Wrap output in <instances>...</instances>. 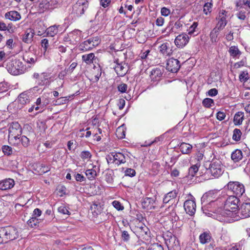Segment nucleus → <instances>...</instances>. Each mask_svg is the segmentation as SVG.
<instances>
[{
  "mask_svg": "<svg viewBox=\"0 0 250 250\" xmlns=\"http://www.w3.org/2000/svg\"><path fill=\"white\" fill-rule=\"evenodd\" d=\"M239 202H240V199L235 195L228 197L224 204V208L221 212L222 215L231 218L236 217L237 214H238Z\"/></svg>",
  "mask_w": 250,
  "mask_h": 250,
  "instance_id": "1",
  "label": "nucleus"
},
{
  "mask_svg": "<svg viewBox=\"0 0 250 250\" xmlns=\"http://www.w3.org/2000/svg\"><path fill=\"white\" fill-rule=\"evenodd\" d=\"M18 236V231L14 227L7 226L0 228V238L2 239V242L7 243L8 241L17 239Z\"/></svg>",
  "mask_w": 250,
  "mask_h": 250,
  "instance_id": "2",
  "label": "nucleus"
},
{
  "mask_svg": "<svg viewBox=\"0 0 250 250\" xmlns=\"http://www.w3.org/2000/svg\"><path fill=\"white\" fill-rule=\"evenodd\" d=\"M6 68L9 73L13 75H18L24 72V66L19 60H10L7 63Z\"/></svg>",
  "mask_w": 250,
  "mask_h": 250,
  "instance_id": "3",
  "label": "nucleus"
},
{
  "mask_svg": "<svg viewBox=\"0 0 250 250\" xmlns=\"http://www.w3.org/2000/svg\"><path fill=\"white\" fill-rule=\"evenodd\" d=\"M224 172V167L220 161L216 160L212 161L208 169L207 173L210 174L214 178H218Z\"/></svg>",
  "mask_w": 250,
  "mask_h": 250,
  "instance_id": "4",
  "label": "nucleus"
},
{
  "mask_svg": "<svg viewBox=\"0 0 250 250\" xmlns=\"http://www.w3.org/2000/svg\"><path fill=\"white\" fill-rule=\"evenodd\" d=\"M163 237L167 248L176 250L179 248V242L171 232L167 231L163 233Z\"/></svg>",
  "mask_w": 250,
  "mask_h": 250,
  "instance_id": "5",
  "label": "nucleus"
},
{
  "mask_svg": "<svg viewBox=\"0 0 250 250\" xmlns=\"http://www.w3.org/2000/svg\"><path fill=\"white\" fill-rule=\"evenodd\" d=\"M88 5V2L86 0H78L72 6V13L77 16H81L87 9Z\"/></svg>",
  "mask_w": 250,
  "mask_h": 250,
  "instance_id": "6",
  "label": "nucleus"
},
{
  "mask_svg": "<svg viewBox=\"0 0 250 250\" xmlns=\"http://www.w3.org/2000/svg\"><path fill=\"white\" fill-rule=\"evenodd\" d=\"M227 188L236 196H242L245 191L244 185L238 182H229L227 185Z\"/></svg>",
  "mask_w": 250,
  "mask_h": 250,
  "instance_id": "7",
  "label": "nucleus"
},
{
  "mask_svg": "<svg viewBox=\"0 0 250 250\" xmlns=\"http://www.w3.org/2000/svg\"><path fill=\"white\" fill-rule=\"evenodd\" d=\"M108 163H115L119 165L126 162V156L121 152H112L107 158Z\"/></svg>",
  "mask_w": 250,
  "mask_h": 250,
  "instance_id": "8",
  "label": "nucleus"
},
{
  "mask_svg": "<svg viewBox=\"0 0 250 250\" xmlns=\"http://www.w3.org/2000/svg\"><path fill=\"white\" fill-rule=\"evenodd\" d=\"M136 232L139 238L148 240L150 237V231L149 229L145 225L141 223L138 224L136 227Z\"/></svg>",
  "mask_w": 250,
  "mask_h": 250,
  "instance_id": "9",
  "label": "nucleus"
},
{
  "mask_svg": "<svg viewBox=\"0 0 250 250\" xmlns=\"http://www.w3.org/2000/svg\"><path fill=\"white\" fill-rule=\"evenodd\" d=\"M116 63L114 69L117 74L119 77L124 76L128 71V67L126 63L123 62H119V60H116L114 62Z\"/></svg>",
  "mask_w": 250,
  "mask_h": 250,
  "instance_id": "10",
  "label": "nucleus"
},
{
  "mask_svg": "<svg viewBox=\"0 0 250 250\" xmlns=\"http://www.w3.org/2000/svg\"><path fill=\"white\" fill-rule=\"evenodd\" d=\"M227 12L225 10H221L218 16L216 18V20L218 21V22L215 27L217 29H219L222 30L227 24V21L226 20Z\"/></svg>",
  "mask_w": 250,
  "mask_h": 250,
  "instance_id": "11",
  "label": "nucleus"
},
{
  "mask_svg": "<svg viewBox=\"0 0 250 250\" xmlns=\"http://www.w3.org/2000/svg\"><path fill=\"white\" fill-rule=\"evenodd\" d=\"M180 68V62L173 58L169 59L167 61V69L172 73H176Z\"/></svg>",
  "mask_w": 250,
  "mask_h": 250,
  "instance_id": "12",
  "label": "nucleus"
},
{
  "mask_svg": "<svg viewBox=\"0 0 250 250\" xmlns=\"http://www.w3.org/2000/svg\"><path fill=\"white\" fill-rule=\"evenodd\" d=\"M238 213L240 214L241 218L250 217V202H243L239 208Z\"/></svg>",
  "mask_w": 250,
  "mask_h": 250,
  "instance_id": "13",
  "label": "nucleus"
},
{
  "mask_svg": "<svg viewBox=\"0 0 250 250\" xmlns=\"http://www.w3.org/2000/svg\"><path fill=\"white\" fill-rule=\"evenodd\" d=\"M188 36L186 34H182L176 37L174 43L178 48H183L188 42Z\"/></svg>",
  "mask_w": 250,
  "mask_h": 250,
  "instance_id": "14",
  "label": "nucleus"
},
{
  "mask_svg": "<svg viewBox=\"0 0 250 250\" xmlns=\"http://www.w3.org/2000/svg\"><path fill=\"white\" fill-rule=\"evenodd\" d=\"M21 126L18 122H12L10 124L8 128V135H21Z\"/></svg>",
  "mask_w": 250,
  "mask_h": 250,
  "instance_id": "15",
  "label": "nucleus"
},
{
  "mask_svg": "<svg viewBox=\"0 0 250 250\" xmlns=\"http://www.w3.org/2000/svg\"><path fill=\"white\" fill-rule=\"evenodd\" d=\"M30 96L29 92L28 91H24L20 94L18 97V101L19 102V107L22 108L24 105L30 103Z\"/></svg>",
  "mask_w": 250,
  "mask_h": 250,
  "instance_id": "16",
  "label": "nucleus"
},
{
  "mask_svg": "<svg viewBox=\"0 0 250 250\" xmlns=\"http://www.w3.org/2000/svg\"><path fill=\"white\" fill-rule=\"evenodd\" d=\"M184 208L187 213L192 216L194 214L196 211V204L193 200H187L184 203Z\"/></svg>",
  "mask_w": 250,
  "mask_h": 250,
  "instance_id": "17",
  "label": "nucleus"
},
{
  "mask_svg": "<svg viewBox=\"0 0 250 250\" xmlns=\"http://www.w3.org/2000/svg\"><path fill=\"white\" fill-rule=\"evenodd\" d=\"M15 185V181L13 179L6 178L0 181V190H5L12 188Z\"/></svg>",
  "mask_w": 250,
  "mask_h": 250,
  "instance_id": "18",
  "label": "nucleus"
},
{
  "mask_svg": "<svg viewBox=\"0 0 250 250\" xmlns=\"http://www.w3.org/2000/svg\"><path fill=\"white\" fill-rule=\"evenodd\" d=\"M170 46L168 42L163 43L159 46L160 52L165 56H170L173 53Z\"/></svg>",
  "mask_w": 250,
  "mask_h": 250,
  "instance_id": "19",
  "label": "nucleus"
},
{
  "mask_svg": "<svg viewBox=\"0 0 250 250\" xmlns=\"http://www.w3.org/2000/svg\"><path fill=\"white\" fill-rule=\"evenodd\" d=\"M164 72V69L161 68H156L153 69L150 74V77L152 81H158L162 76Z\"/></svg>",
  "mask_w": 250,
  "mask_h": 250,
  "instance_id": "20",
  "label": "nucleus"
},
{
  "mask_svg": "<svg viewBox=\"0 0 250 250\" xmlns=\"http://www.w3.org/2000/svg\"><path fill=\"white\" fill-rule=\"evenodd\" d=\"M50 100L49 97L46 95L44 94L41 97L38 98L36 102L37 105H40L41 109H43L46 106H47L50 103Z\"/></svg>",
  "mask_w": 250,
  "mask_h": 250,
  "instance_id": "21",
  "label": "nucleus"
},
{
  "mask_svg": "<svg viewBox=\"0 0 250 250\" xmlns=\"http://www.w3.org/2000/svg\"><path fill=\"white\" fill-rule=\"evenodd\" d=\"M155 201L152 198L146 197L144 198L142 202V206L143 208L148 210L154 208Z\"/></svg>",
  "mask_w": 250,
  "mask_h": 250,
  "instance_id": "22",
  "label": "nucleus"
},
{
  "mask_svg": "<svg viewBox=\"0 0 250 250\" xmlns=\"http://www.w3.org/2000/svg\"><path fill=\"white\" fill-rule=\"evenodd\" d=\"M91 38L88 39L80 45V49L83 51L91 50L96 47V46H93V44H94Z\"/></svg>",
  "mask_w": 250,
  "mask_h": 250,
  "instance_id": "23",
  "label": "nucleus"
},
{
  "mask_svg": "<svg viewBox=\"0 0 250 250\" xmlns=\"http://www.w3.org/2000/svg\"><path fill=\"white\" fill-rule=\"evenodd\" d=\"M177 195V192L176 190H173L168 192L165 195L163 198L164 204H172L173 200H175Z\"/></svg>",
  "mask_w": 250,
  "mask_h": 250,
  "instance_id": "24",
  "label": "nucleus"
},
{
  "mask_svg": "<svg viewBox=\"0 0 250 250\" xmlns=\"http://www.w3.org/2000/svg\"><path fill=\"white\" fill-rule=\"evenodd\" d=\"M217 192L214 191H209L206 194H204L202 200L205 202L211 203L215 201L216 199Z\"/></svg>",
  "mask_w": 250,
  "mask_h": 250,
  "instance_id": "25",
  "label": "nucleus"
},
{
  "mask_svg": "<svg viewBox=\"0 0 250 250\" xmlns=\"http://www.w3.org/2000/svg\"><path fill=\"white\" fill-rule=\"evenodd\" d=\"M34 35V31L33 29H27L22 36V40L25 43L31 42Z\"/></svg>",
  "mask_w": 250,
  "mask_h": 250,
  "instance_id": "26",
  "label": "nucleus"
},
{
  "mask_svg": "<svg viewBox=\"0 0 250 250\" xmlns=\"http://www.w3.org/2000/svg\"><path fill=\"white\" fill-rule=\"evenodd\" d=\"M5 18L10 21H17L21 19L20 13L16 11H11L5 14Z\"/></svg>",
  "mask_w": 250,
  "mask_h": 250,
  "instance_id": "27",
  "label": "nucleus"
},
{
  "mask_svg": "<svg viewBox=\"0 0 250 250\" xmlns=\"http://www.w3.org/2000/svg\"><path fill=\"white\" fill-rule=\"evenodd\" d=\"M199 238L201 244H205L208 243L211 239V233L209 231H205L200 235Z\"/></svg>",
  "mask_w": 250,
  "mask_h": 250,
  "instance_id": "28",
  "label": "nucleus"
},
{
  "mask_svg": "<svg viewBox=\"0 0 250 250\" xmlns=\"http://www.w3.org/2000/svg\"><path fill=\"white\" fill-rule=\"evenodd\" d=\"M39 9L40 12H43L47 10L53 9V7L50 2L44 0L40 3Z\"/></svg>",
  "mask_w": 250,
  "mask_h": 250,
  "instance_id": "29",
  "label": "nucleus"
},
{
  "mask_svg": "<svg viewBox=\"0 0 250 250\" xmlns=\"http://www.w3.org/2000/svg\"><path fill=\"white\" fill-rule=\"evenodd\" d=\"M21 135H8V139L10 144L15 146H19L20 145V138Z\"/></svg>",
  "mask_w": 250,
  "mask_h": 250,
  "instance_id": "30",
  "label": "nucleus"
},
{
  "mask_svg": "<svg viewBox=\"0 0 250 250\" xmlns=\"http://www.w3.org/2000/svg\"><path fill=\"white\" fill-rule=\"evenodd\" d=\"M96 166H93L92 168L88 169L85 172V174L87 178L89 180H94L97 175V171L96 170Z\"/></svg>",
  "mask_w": 250,
  "mask_h": 250,
  "instance_id": "31",
  "label": "nucleus"
},
{
  "mask_svg": "<svg viewBox=\"0 0 250 250\" xmlns=\"http://www.w3.org/2000/svg\"><path fill=\"white\" fill-rule=\"evenodd\" d=\"M179 148L183 154H189L192 149V146L189 144L182 143Z\"/></svg>",
  "mask_w": 250,
  "mask_h": 250,
  "instance_id": "32",
  "label": "nucleus"
},
{
  "mask_svg": "<svg viewBox=\"0 0 250 250\" xmlns=\"http://www.w3.org/2000/svg\"><path fill=\"white\" fill-rule=\"evenodd\" d=\"M231 158L234 162H239L243 158L242 152L239 149H236L232 153Z\"/></svg>",
  "mask_w": 250,
  "mask_h": 250,
  "instance_id": "33",
  "label": "nucleus"
},
{
  "mask_svg": "<svg viewBox=\"0 0 250 250\" xmlns=\"http://www.w3.org/2000/svg\"><path fill=\"white\" fill-rule=\"evenodd\" d=\"M25 62L28 63L34 64L37 61V57L31 53H26L23 57Z\"/></svg>",
  "mask_w": 250,
  "mask_h": 250,
  "instance_id": "34",
  "label": "nucleus"
},
{
  "mask_svg": "<svg viewBox=\"0 0 250 250\" xmlns=\"http://www.w3.org/2000/svg\"><path fill=\"white\" fill-rule=\"evenodd\" d=\"M244 113L243 112H237L233 119V122L235 125H240L242 124L244 120Z\"/></svg>",
  "mask_w": 250,
  "mask_h": 250,
  "instance_id": "35",
  "label": "nucleus"
},
{
  "mask_svg": "<svg viewBox=\"0 0 250 250\" xmlns=\"http://www.w3.org/2000/svg\"><path fill=\"white\" fill-rule=\"evenodd\" d=\"M221 30L214 27L210 33V41L212 43H215L218 41V36Z\"/></svg>",
  "mask_w": 250,
  "mask_h": 250,
  "instance_id": "36",
  "label": "nucleus"
},
{
  "mask_svg": "<svg viewBox=\"0 0 250 250\" xmlns=\"http://www.w3.org/2000/svg\"><path fill=\"white\" fill-rule=\"evenodd\" d=\"M60 26L53 25L47 28L46 32L48 36L53 37L58 33V28Z\"/></svg>",
  "mask_w": 250,
  "mask_h": 250,
  "instance_id": "37",
  "label": "nucleus"
},
{
  "mask_svg": "<svg viewBox=\"0 0 250 250\" xmlns=\"http://www.w3.org/2000/svg\"><path fill=\"white\" fill-rule=\"evenodd\" d=\"M229 52L230 55L234 58L241 54V51L239 50L237 46H231L229 47Z\"/></svg>",
  "mask_w": 250,
  "mask_h": 250,
  "instance_id": "38",
  "label": "nucleus"
},
{
  "mask_svg": "<svg viewBox=\"0 0 250 250\" xmlns=\"http://www.w3.org/2000/svg\"><path fill=\"white\" fill-rule=\"evenodd\" d=\"M95 57L94 53H91L89 54L83 55L82 56V60L86 64H91L93 63V60Z\"/></svg>",
  "mask_w": 250,
  "mask_h": 250,
  "instance_id": "39",
  "label": "nucleus"
},
{
  "mask_svg": "<svg viewBox=\"0 0 250 250\" xmlns=\"http://www.w3.org/2000/svg\"><path fill=\"white\" fill-rule=\"evenodd\" d=\"M200 166V164L197 163L190 167L188 170L189 175L191 177L194 176L196 173L198 172Z\"/></svg>",
  "mask_w": 250,
  "mask_h": 250,
  "instance_id": "40",
  "label": "nucleus"
},
{
  "mask_svg": "<svg viewBox=\"0 0 250 250\" xmlns=\"http://www.w3.org/2000/svg\"><path fill=\"white\" fill-rule=\"evenodd\" d=\"M198 26V23L194 22L189 27L188 29V34L190 35H193V36L196 35L198 33L196 30Z\"/></svg>",
  "mask_w": 250,
  "mask_h": 250,
  "instance_id": "41",
  "label": "nucleus"
},
{
  "mask_svg": "<svg viewBox=\"0 0 250 250\" xmlns=\"http://www.w3.org/2000/svg\"><path fill=\"white\" fill-rule=\"evenodd\" d=\"M1 149L3 153L7 156L11 155L15 152L11 146L7 145L2 146Z\"/></svg>",
  "mask_w": 250,
  "mask_h": 250,
  "instance_id": "42",
  "label": "nucleus"
},
{
  "mask_svg": "<svg viewBox=\"0 0 250 250\" xmlns=\"http://www.w3.org/2000/svg\"><path fill=\"white\" fill-rule=\"evenodd\" d=\"M80 157L83 161H88L91 159L92 155L89 151L84 150L81 153Z\"/></svg>",
  "mask_w": 250,
  "mask_h": 250,
  "instance_id": "43",
  "label": "nucleus"
},
{
  "mask_svg": "<svg viewBox=\"0 0 250 250\" xmlns=\"http://www.w3.org/2000/svg\"><path fill=\"white\" fill-rule=\"evenodd\" d=\"M242 132L239 129L235 128L233 130L232 139L235 141L238 142L240 140Z\"/></svg>",
  "mask_w": 250,
  "mask_h": 250,
  "instance_id": "44",
  "label": "nucleus"
},
{
  "mask_svg": "<svg viewBox=\"0 0 250 250\" xmlns=\"http://www.w3.org/2000/svg\"><path fill=\"white\" fill-rule=\"evenodd\" d=\"M39 223V219L36 217H32L27 221L28 225L31 228L36 227Z\"/></svg>",
  "mask_w": 250,
  "mask_h": 250,
  "instance_id": "45",
  "label": "nucleus"
},
{
  "mask_svg": "<svg viewBox=\"0 0 250 250\" xmlns=\"http://www.w3.org/2000/svg\"><path fill=\"white\" fill-rule=\"evenodd\" d=\"M116 135L119 139H123L125 137V131L124 130L123 127L120 126L117 128Z\"/></svg>",
  "mask_w": 250,
  "mask_h": 250,
  "instance_id": "46",
  "label": "nucleus"
},
{
  "mask_svg": "<svg viewBox=\"0 0 250 250\" xmlns=\"http://www.w3.org/2000/svg\"><path fill=\"white\" fill-rule=\"evenodd\" d=\"M202 104L205 107L210 108L214 105V101L210 98H205L203 101Z\"/></svg>",
  "mask_w": 250,
  "mask_h": 250,
  "instance_id": "47",
  "label": "nucleus"
},
{
  "mask_svg": "<svg viewBox=\"0 0 250 250\" xmlns=\"http://www.w3.org/2000/svg\"><path fill=\"white\" fill-rule=\"evenodd\" d=\"M21 144L24 147H27L30 144L29 139L23 135L21 137L20 144Z\"/></svg>",
  "mask_w": 250,
  "mask_h": 250,
  "instance_id": "48",
  "label": "nucleus"
},
{
  "mask_svg": "<svg viewBox=\"0 0 250 250\" xmlns=\"http://www.w3.org/2000/svg\"><path fill=\"white\" fill-rule=\"evenodd\" d=\"M239 81L241 82H246L249 79V74L247 72L243 71L239 76Z\"/></svg>",
  "mask_w": 250,
  "mask_h": 250,
  "instance_id": "49",
  "label": "nucleus"
},
{
  "mask_svg": "<svg viewBox=\"0 0 250 250\" xmlns=\"http://www.w3.org/2000/svg\"><path fill=\"white\" fill-rule=\"evenodd\" d=\"M212 6V4L211 2H207L204 4L203 11L206 15H208V13L211 12Z\"/></svg>",
  "mask_w": 250,
  "mask_h": 250,
  "instance_id": "50",
  "label": "nucleus"
},
{
  "mask_svg": "<svg viewBox=\"0 0 250 250\" xmlns=\"http://www.w3.org/2000/svg\"><path fill=\"white\" fill-rule=\"evenodd\" d=\"M41 45L43 48V54L45 55L47 52L48 47L49 46L48 40L46 39H44L41 41Z\"/></svg>",
  "mask_w": 250,
  "mask_h": 250,
  "instance_id": "51",
  "label": "nucleus"
},
{
  "mask_svg": "<svg viewBox=\"0 0 250 250\" xmlns=\"http://www.w3.org/2000/svg\"><path fill=\"white\" fill-rule=\"evenodd\" d=\"M147 250H164V248L158 243H153L148 247Z\"/></svg>",
  "mask_w": 250,
  "mask_h": 250,
  "instance_id": "52",
  "label": "nucleus"
},
{
  "mask_svg": "<svg viewBox=\"0 0 250 250\" xmlns=\"http://www.w3.org/2000/svg\"><path fill=\"white\" fill-rule=\"evenodd\" d=\"M69 99L67 97H61L58 99L55 103V105H61L65 104L68 102Z\"/></svg>",
  "mask_w": 250,
  "mask_h": 250,
  "instance_id": "53",
  "label": "nucleus"
},
{
  "mask_svg": "<svg viewBox=\"0 0 250 250\" xmlns=\"http://www.w3.org/2000/svg\"><path fill=\"white\" fill-rule=\"evenodd\" d=\"M113 172H107L105 175V180L109 184L112 183L113 182Z\"/></svg>",
  "mask_w": 250,
  "mask_h": 250,
  "instance_id": "54",
  "label": "nucleus"
},
{
  "mask_svg": "<svg viewBox=\"0 0 250 250\" xmlns=\"http://www.w3.org/2000/svg\"><path fill=\"white\" fill-rule=\"evenodd\" d=\"M127 85L124 83H122L118 86V90L121 93H125L127 89Z\"/></svg>",
  "mask_w": 250,
  "mask_h": 250,
  "instance_id": "55",
  "label": "nucleus"
},
{
  "mask_svg": "<svg viewBox=\"0 0 250 250\" xmlns=\"http://www.w3.org/2000/svg\"><path fill=\"white\" fill-rule=\"evenodd\" d=\"M113 207L118 210H122L124 207L121 205V203L118 201H114L112 202Z\"/></svg>",
  "mask_w": 250,
  "mask_h": 250,
  "instance_id": "56",
  "label": "nucleus"
},
{
  "mask_svg": "<svg viewBox=\"0 0 250 250\" xmlns=\"http://www.w3.org/2000/svg\"><path fill=\"white\" fill-rule=\"evenodd\" d=\"M122 238L125 242H127L129 240L130 235L127 231H122Z\"/></svg>",
  "mask_w": 250,
  "mask_h": 250,
  "instance_id": "57",
  "label": "nucleus"
},
{
  "mask_svg": "<svg viewBox=\"0 0 250 250\" xmlns=\"http://www.w3.org/2000/svg\"><path fill=\"white\" fill-rule=\"evenodd\" d=\"M240 8H244L247 11L250 10V0H243V3Z\"/></svg>",
  "mask_w": 250,
  "mask_h": 250,
  "instance_id": "58",
  "label": "nucleus"
},
{
  "mask_svg": "<svg viewBox=\"0 0 250 250\" xmlns=\"http://www.w3.org/2000/svg\"><path fill=\"white\" fill-rule=\"evenodd\" d=\"M136 172L134 169L132 168H127L125 170V175L129 177H133L135 175Z\"/></svg>",
  "mask_w": 250,
  "mask_h": 250,
  "instance_id": "59",
  "label": "nucleus"
},
{
  "mask_svg": "<svg viewBox=\"0 0 250 250\" xmlns=\"http://www.w3.org/2000/svg\"><path fill=\"white\" fill-rule=\"evenodd\" d=\"M237 17L241 20L244 21L246 19V12L244 11H240L236 14Z\"/></svg>",
  "mask_w": 250,
  "mask_h": 250,
  "instance_id": "60",
  "label": "nucleus"
},
{
  "mask_svg": "<svg viewBox=\"0 0 250 250\" xmlns=\"http://www.w3.org/2000/svg\"><path fill=\"white\" fill-rule=\"evenodd\" d=\"M246 63V59H243L241 61L235 63L234 66L236 68H239L245 65Z\"/></svg>",
  "mask_w": 250,
  "mask_h": 250,
  "instance_id": "61",
  "label": "nucleus"
},
{
  "mask_svg": "<svg viewBox=\"0 0 250 250\" xmlns=\"http://www.w3.org/2000/svg\"><path fill=\"white\" fill-rule=\"evenodd\" d=\"M161 13L162 15L167 17L170 14V11L169 9L164 7L161 8Z\"/></svg>",
  "mask_w": 250,
  "mask_h": 250,
  "instance_id": "62",
  "label": "nucleus"
},
{
  "mask_svg": "<svg viewBox=\"0 0 250 250\" xmlns=\"http://www.w3.org/2000/svg\"><path fill=\"white\" fill-rule=\"evenodd\" d=\"M75 178L76 180L78 182H83L85 181L86 180L85 178L83 176V175L79 173H77L75 175Z\"/></svg>",
  "mask_w": 250,
  "mask_h": 250,
  "instance_id": "63",
  "label": "nucleus"
},
{
  "mask_svg": "<svg viewBox=\"0 0 250 250\" xmlns=\"http://www.w3.org/2000/svg\"><path fill=\"white\" fill-rule=\"evenodd\" d=\"M226 117V114L224 112L219 111L217 113L216 118L219 121L223 120Z\"/></svg>",
  "mask_w": 250,
  "mask_h": 250,
  "instance_id": "64",
  "label": "nucleus"
}]
</instances>
